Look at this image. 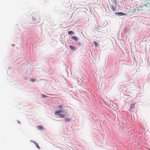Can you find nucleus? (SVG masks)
<instances>
[{"instance_id": "f257e3e1", "label": "nucleus", "mask_w": 150, "mask_h": 150, "mask_svg": "<svg viewBox=\"0 0 150 150\" xmlns=\"http://www.w3.org/2000/svg\"><path fill=\"white\" fill-rule=\"evenodd\" d=\"M66 114V112L64 111H62L61 109L56 110L54 112V115H55L57 117L64 118L65 117L64 115Z\"/></svg>"}, {"instance_id": "f03ea898", "label": "nucleus", "mask_w": 150, "mask_h": 150, "mask_svg": "<svg viewBox=\"0 0 150 150\" xmlns=\"http://www.w3.org/2000/svg\"><path fill=\"white\" fill-rule=\"evenodd\" d=\"M38 15L37 14H34L32 16V21L33 23L39 22Z\"/></svg>"}, {"instance_id": "7ed1b4c3", "label": "nucleus", "mask_w": 150, "mask_h": 150, "mask_svg": "<svg viewBox=\"0 0 150 150\" xmlns=\"http://www.w3.org/2000/svg\"><path fill=\"white\" fill-rule=\"evenodd\" d=\"M148 10V6L147 5H142L140 6L139 10L141 11H146Z\"/></svg>"}, {"instance_id": "20e7f679", "label": "nucleus", "mask_w": 150, "mask_h": 150, "mask_svg": "<svg viewBox=\"0 0 150 150\" xmlns=\"http://www.w3.org/2000/svg\"><path fill=\"white\" fill-rule=\"evenodd\" d=\"M115 14L120 16H126L127 15V13H124L122 12H116L115 13Z\"/></svg>"}, {"instance_id": "39448f33", "label": "nucleus", "mask_w": 150, "mask_h": 150, "mask_svg": "<svg viewBox=\"0 0 150 150\" xmlns=\"http://www.w3.org/2000/svg\"><path fill=\"white\" fill-rule=\"evenodd\" d=\"M110 8L112 11H115L116 9V7L115 6H114L113 5H111L110 7Z\"/></svg>"}, {"instance_id": "423d86ee", "label": "nucleus", "mask_w": 150, "mask_h": 150, "mask_svg": "<svg viewBox=\"0 0 150 150\" xmlns=\"http://www.w3.org/2000/svg\"><path fill=\"white\" fill-rule=\"evenodd\" d=\"M71 38L73 40H74L76 42L78 41V38L75 36H73L71 37Z\"/></svg>"}, {"instance_id": "0eeeda50", "label": "nucleus", "mask_w": 150, "mask_h": 150, "mask_svg": "<svg viewBox=\"0 0 150 150\" xmlns=\"http://www.w3.org/2000/svg\"><path fill=\"white\" fill-rule=\"evenodd\" d=\"M135 104L132 103L130 104L129 108L130 109H134V108Z\"/></svg>"}, {"instance_id": "6e6552de", "label": "nucleus", "mask_w": 150, "mask_h": 150, "mask_svg": "<svg viewBox=\"0 0 150 150\" xmlns=\"http://www.w3.org/2000/svg\"><path fill=\"white\" fill-rule=\"evenodd\" d=\"M37 128L38 129L41 130L42 128V127L41 125L38 126L37 127Z\"/></svg>"}, {"instance_id": "1a4fd4ad", "label": "nucleus", "mask_w": 150, "mask_h": 150, "mask_svg": "<svg viewBox=\"0 0 150 150\" xmlns=\"http://www.w3.org/2000/svg\"><path fill=\"white\" fill-rule=\"evenodd\" d=\"M69 47L71 50H75L74 47V46H72L71 45H69Z\"/></svg>"}, {"instance_id": "9d476101", "label": "nucleus", "mask_w": 150, "mask_h": 150, "mask_svg": "<svg viewBox=\"0 0 150 150\" xmlns=\"http://www.w3.org/2000/svg\"><path fill=\"white\" fill-rule=\"evenodd\" d=\"M93 42L94 44L95 45L96 47L98 46L99 45L98 44L97 42L94 41Z\"/></svg>"}, {"instance_id": "9b49d317", "label": "nucleus", "mask_w": 150, "mask_h": 150, "mask_svg": "<svg viewBox=\"0 0 150 150\" xmlns=\"http://www.w3.org/2000/svg\"><path fill=\"white\" fill-rule=\"evenodd\" d=\"M34 144H35L36 145V147L38 149H40V146H38V144L36 142H34Z\"/></svg>"}, {"instance_id": "f8f14e48", "label": "nucleus", "mask_w": 150, "mask_h": 150, "mask_svg": "<svg viewBox=\"0 0 150 150\" xmlns=\"http://www.w3.org/2000/svg\"><path fill=\"white\" fill-rule=\"evenodd\" d=\"M64 121L65 122H67L70 121V120L68 118H65L64 119Z\"/></svg>"}, {"instance_id": "ddd939ff", "label": "nucleus", "mask_w": 150, "mask_h": 150, "mask_svg": "<svg viewBox=\"0 0 150 150\" xmlns=\"http://www.w3.org/2000/svg\"><path fill=\"white\" fill-rule=\"evenodd\" d=\"M68 33V34H74L73 32L72 31H69Z\"/></svg>"}, {"instance_id": "4468645a", "label": "nucleus", "mask_w": 150, "mask_h": 150, "mask_svg": "<svg viewBox=\"0 0 150 150\" xmlns=\"http://www.w3.org/2000/svg\"><path fill=\"white\" fill-rule=\"evenodd\" d=\"M41 96L42 98H45L47 97V96L45 95H44L43 94H41Z\"/></svg>"}, {"instance_id": "2eb2a0df", "label": "nucleus", "mask_w": 150, "mask_h": 150, "mask_svg": "<svg viewBox=\"0 0 150 150\" xmlns=\"http://www.w3.org/2000/svg\"><path fill=\"white\" fill-rule=\"evenodd\" d=\"M58 108H61L62 107V105H60L57 106Z\"/></svg>"}, {"instance_id": "dca6fc26", "label": "nucleus", "mask_w": 150, "mask_h": 150, "mask_svg": "<svg viewBox=\"0 0 150 150\" xmlns=\"http://www.w3.org/2000/svg\"><path fill=\"white\" fill-rule=\"evenodd\" d=\"M76 44H77L78 45H79V46H80L81 45V43L80 42H79L78 43H76Z\"/></svg>"}, {"instance_id": "f3484780", "label": "nucleus", "mask_w": 150, "mask_h": 150, "mask_svg": "<svg viewBox=\"0 0 150 150\" xmlns=\"http://www.w3.org/2000/svg\"><path fill=\"white\" fill-rule=\"evenodd\" d=\"M30 142H33L34 143V142H35L34 141H33V140H30Z\"/></svg>"}, {"instance_id": "a211bd4d", "label": "nucleus", "mask_w": 150, "mask_h": 150, "mask_svg": "<svg viewBox=\"0 0 150 150\" xmlns=\"http://www.w3.org/2000/svg\"><path fill=\"white\" fill-rule=\"evenodd\" d=\"M31 81L32 82H34L35 81V80L32 79H31Z\"/></svg>"}, {"instance_id": "6ab92c4d", "label": "nucleus", "mask_w": 150, "mask_h": 150, "mask_svg": "<svg viewBox=\"0 0 150 150\" xmlns=\"http://www.w3.org/2000/svg\"><path fill=\"white\" fill-rule=\"evenodd\" d=\"M127 12V13H130V11H128L127 12Z\"/></svg>"}]
</instances>
